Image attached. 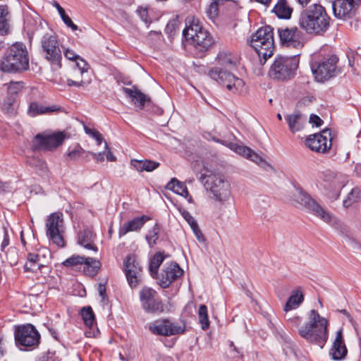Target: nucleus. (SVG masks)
<instances>
[{"mask_svg":"<svg viewBox=\"0 0 361 361\" xmlns=\"http://www.w3.org/2000/svg\"><path fill=\"white\" fill-rule=\"evenodd\" d=\"M206 13L207 17L214 21L218 16V4L216 1L212 2L207 8Z\"/></svg>","mask_w":361,"mask_h":361,"instance_id":"obj_49","label":"nucleus"},{"mask_svg":"<svg viewBox=\"0 0 361 361\" xmlns=\"http://www.w3.org/2000/svg\"><path fill=\"white\" fill-rule=\"evenodd\" d=\"M328 320L314 310L308 314V321L298 329L299 335L307 341L323 348L328 339Z\"/></svg>","mask_w":361,"mask_h":361,"instance_id":"obj_3","label":"nucleus"},{"mask_svg":"<svg viewBox=\"0 0 361 361\" xmlns=\"http://www.w3.org/2000/svg\"><path fill=\"white\" fill-rule=\"evenodd\" d=\"M302 7L307 6L311 0H296Z\"/></svg>","mask_w":361,"mask_h":361,"instance_id":"obj_61","label":"nucleus"},{"mask_svg":"<svg viewBox=\"0 0 361 361\" xmlns=\"http://www.w3.org/2000/svg\"><path fill=\"white\" fill-rule=\"evenodd\" d=\"M304 296L300 289H295L292 291L285 307L286 312L297 308L303 301Z\"/></svg>","mask_w":361,"mask_h":361,"instance_id":"obj_35","label":"nucleus"},{"mask_svg":"<svg viewBox=\"0 0 361 361\" xmlns=\"http://www.w3.org/2000/svg\"><path fill=\"white\" fill-rule=\"evenodd\" d=\"M29 57L26 46L21 42L13 44L3 58L0 68L4 72H20L28 69Z\"/></svg>","mask_w":361,"mask_h":361,"instance_id":"obj_4","label":"nucleus"},{"mask_svg":"<svg viewBox=\"0 0 361 361\" xmlns=\"http://www.w3.org/2000/svg\"><path fill=\"white\" fill-rule=\"evenodd\" d=\"M85 258L83 257H80L79 255H73L69 258H68L65 262H63V264L65 266L73 267L78 264H85Z\"/></svg>","mask_w":361,"mask_h":361,"instance_id":"obj_48","label":"nucleus"},{"mask_svg":"<svg viewBox=\"0 0 361 361\" xmlns=\"http://www.w3.org/2000/svg\"><path fill=\"white\" fill-rule=\"evenodd\" d=\"M81 315L85 325L91 327L94 322V315L92 308L90 307L82 308Z\"/></svg>","mask_w":361,"mask_h":361,"instance_id":"obj_46","label":"nucleus"},{"mask_svg":"<svg viewBox=\"0 0 361 361\" xmlns=\"http://www.w3.org/2000/svg\"><path fill=\"white\" fill-rule=\"evenodd\" d=\"M43 262L39 254L29 253L27 261L24 266L25 271L36 272L43 266Z\"/></svg>","mask_w":361,"mask_h":361,"instance_id":"obj_34","label":"nucleus"},{"mask_svg":"<svg viewBox=\"0 0 361 361\" xmlns=\"http://www.w3.org/2000/svg\"><path fill=\"white\" fill-rule=\"evenodd\" d=\"M273 12L282 19H289L293 13V8L288 4L287 0H277Z\"/></svg>","mask_w":361,"mask_h":361,"instance_id":"obj_31","label":"nucleus"},{"mask_svg":"<svg viewBox=\"0 0 361 361\" xmlns=\"http://www.w3.org/2000/svg\"><path fill=\"white\" fill-rule=\"evenodd\" d=\"M190 44L197 49L202 51L207 50L213 44V39L210 34L206 30H202L194 39L191 40Z\"/></svg>","mask_w":361,"mask_h":361,"instance_id":"obj_28","label":"nucleus"},{"mask_svg":"<svg viewBox=\"0 0 361 361\" xmlns=\"http://www.w3.org/2000/svg\"><path fill=\"white\" fill-rule=\"evenodd\" d=\"M197 240L200 243H204L205 241V238L202 231H200L199 226H196L195 227L192 228Z\"/></svg>","mask_w":361,"mask_h":361,"instance_id":"obj_55","label":"nucleus"},{"mask_svg":"<svg viewBox=\"0 0 361 361\" xmlns=\"http://www.w3.org/2000/svg\"><path fill=\"white\" fill-rule=\"evenodd\" d=\"M20 239H21V243H22V245L23 246H26L27 244H26V242H25V238H24V234H23V232L21 231L20 233Z\"/></svg>","mask_w":361,"mask_h":361,"instance_id":"obj_63","label":"nucleus"},{"mask_svg":"<svg viewBox=\"0 0 361 361\" xmlns=\"http://www.w3.org/2000/svg\"><path fill=\"white\" fill-rule=\"evenodd\" d=\"M299 59L293 56H278L272 63L269 71V76L278 80H287L292 79L298 67Z\"/></svg>","mask_w":361,"mask_h":361,"instance_id":"obj_7","label":"nucleus"},{"mask_svg":"<svg viewBox=\"0 0 361 361\" xmlns=\"http://www.w3.org/2000/svg\"><path fill=\"white\" fill-rule=\"evenodd\" d=\"M341 312L344 315H345V316L349 319V320H350V321H351V320H352V317H351V316L350 315V314L348 312V311H347V310H342Z\"/></svg>","mask_w":361,"mask_h":361,"instance_id":"obj_64","label":"nucleus"},{"mask_svg":"<svg viewBox=\"0 0 361 361\" xmlns=\"http://www.w3.org/2000/svg\"><path fill=\"white\" fill-rule=\"evenodd\" d=\"M9 243V238L8 231L5 228H3L0 231V247L1 248H5L8 245Z\"/></svg>","mask_w":361,"mask_h":361,"instance_id":"obj_54","label":"nucleus"},{"mask_svg":"<svg viewBox=\"0 0 361 361\" xmlns=\"http://www.w3.org/2000/svg\"><path fill=\"white\" fill-rule=\"evenodd\" d=\"M293 200L325 222H329L332 219V215L330 212L322 207L310 195L302 190H297L295 191L293 194Z\"/></svg>","mask_w":361,"mask_h":361,"instance_id":"obj_11","label":"nucleus"},{"mask_svg":"<svg viewBox=\"0 0 361 361\" xmlns=\"http://www.w3.org/2000/svg\"><path fill=\"white\" fill-rule=\"evenodd\" d=\"M40 44L45 59L52 64H56L61 67V60L62 59L61 49L55 33L53 31H50L44 34Z\"/></svg>","mask_w":361,"mask_h":361,"instance_id":"obj_8","label":"nucleus"},{"mask_svg":"<svg viewBox=\"0 0 361 361\" xmlns=\"http://www.w3.org/2000/svg\"><path fill=\"white\" fill-rule=\"evenodd\" d=\"M85 153V150L78 144L68 148V152L66 154V158L67 161H75L82 157Z\"/></svg>","mask_w":361,"mask_h":361,"instance_id":"obj_42","label":"nucleus"},{"mask_svg":"<svg viewBox=\"0 0 361 361\" xmlns=\"http://www.w3.org/2000/svg\"><path fill=\"white\" fill-rule=\"evenodd\" d=\"M63 54L66 59L71 61H75V64L74 66V73H76L78 71H80V74L82 76L85 73H86L89 69V66L87 63L78 56L75 52L69 49H66L63 50Z\"/></svg>","mask_w":361,"mask_h":361,"instance_id":"obj_27","label":"nucleus"},{"mask_svg":"<svg viewBox=\"0 0 361 361\" xmlns=\"http://www.w3.org/2000/svg\"><path fill=\"white\" fill-rule=\"evenodd\" d=\"M180 213L184 219L190 225L191 229L198 225L195 218L189 212L183 209L180 211Z\"/></svg>","mask_w":361,"mask_h":361,"instance_id":"obj_53","label":"nucleus"},{"mask_svg":"<svg viewBox=\"0 0 361 361\" xmlns=\"http://www.w3.org/2000/svg\"><path fill=\"white\" fill-rule=\"evenodd\" d=\"M206 179L204 186L210 193V197L221 209L230 207L233 201L229 181L220 173L202 175L201 179Z\"/></svg>","mask_w":361,"mask_h":361,"instance_id":"obj_2","label":"nucleus"},{"mask_svg":"<svg viewBox=\"0 0 361 361\" xmlns=\"http://www.w3.org/2000/svg\"><path fill=\"white\" fill-rule=\"evenodd\" d=\"M250 44L255 49L258 56L260 59L262 58L265 62L274 54L273 29L270 26L260 27L251 36Z\"/></svg>","mask_w":361,"mask_h":361,"instance_id":"obj_5","label":"nucleus"},{"mask_svg":"<svg viewBox=\"0 0 361 361\" xmlns=\"http://www.w3.org/2000/svg\"><path fill=\"white\" fill-rule=\"evenodd\" d=\"M209 75L233 94L244 95L247 93L248 87L242 78L219 67L212 68L209 72Z\"/></svg>","mask_w":361,"mask_h":361,"instance_id":"obj_6","label":"nucleus"},{"mask_svg":"<svg viewBox=\"0 0 361 361\" xmlns=\"http://www.w3.org/2000/svg\"><path fill=\"white\" fill-rule=\"evenodd\" d=\"M305 146L311 151L324 154L332 145V137L329 129H324L320 133L310 135L305 140Z\"/></svg>","mask_w":361,"mask_h":361,"instance_id":"obj_12","label":"nucleus"},{"mask_svg":"<svg viewBox=\"0 0 361 361\" xmlns=\"http://www.w3.org/2000/svg\"><path fill=\"white\" fill-rule=\"evenodd\" d=\"M66 138L62 132L52 134H37L34 140V146L36 149L42 150H51L61 145Z\"/></svg>","mask_w":361,"mask_h":361,"instance_id":"obj_19","label":"nucleus"},{"mask_svg":"<svg viewBox=\"0 0 361 361\" xmlns=\"http://www.w3.org/2000/svg\"><path fill=\"white\" fill-rule=\"evenodd\" d=\"M73 77L75 80H72V79L67 80V85L68 86L80 87V86H85L87 83L82 80L83 75L81 76L79 71H78L76 72V73H74V68H73Z\"/></svg>","mask_w":361,"mask_h":361,"instance_id":"obj_47","label":"nucleus"},{"mask_svg":"<svg viewBox=\"0 0 361 361\" xmlns=\"http://www.w3.org/2000/svg\"><path fill=\"white\" fill-rule=\"evenodd\" d=\"M198 317L202 329L203 330L208 329L209 326V321L208 318L207 307L205 305H201L200 306Z\"/></svg>","mask_w":361,"mask_h":361,"instance_id":"obj_44","label":"nucleus"},{"mask_svg":"<svg viewBox=\"0 0 361 361\" xmlns=\"http://www.w3.org/2000/svg\"><path fill=\"white\" fill-rule=\"evenodd\" d=\"M338 58L331 56L311 64V70L317 81L324 82L334 77L337 72Z\"/></svg>","mask_w":361,"mask_h":361,"instance_id":"obj_10","label":"nucleus"},{"mask_svg":"<svg viewBox=\"0 0 361 361\" xmlns=\"http://www.w3.org/2000/svg\"><path fill=\"white\" fill-rule=\"evenodd\" d=\"M141 306L143 310L149 313L162 312L164 307L159 298L158 293L152 288L145 286L139 293Z\"/></svg>","mask_w":361,"mask_h":361,"instance_id":"obj_14","label":"nucleus"},{"mask_svg":"<svg viewBox=\"0 0 361 361\" xmlns=\"http://www.w3.org/2000/svg\"><path fill=\"white\" fill-rule=\"evenodd\" d=\"M214 140L226 145L235 153L256 163L258 165H262L263 164L266 163L265 160L260 155L246 146L240 145L233 142H226L220 140L214 139Z\"/></svg>","mask_w":361,"mask_h":361,"instance_id":"obj_22","label":"nucleus"},{"mask_svg":"<svg viewBox=\"0 0 361 361\" xmlns=\"http://www.w3.org/2000/svg\"><path fill=\"white\" fill-rule=\"evenodd\" d=\"M360 2V0H336L332 5L334 14L340 19L350 18Z\"/></svg>","mask_w":361,"mask_h":361,"instance_id":"obj_21","label":"nucleus"},{"mask_svg":"<svg viewBox=\"0 0 361 361\" xmlns=\"http://www.w3.org/2000/svg\"><path fill=\"white\" fill-rule=\"evenodd\" d=\"M202 30L199 20L190 17L186 19L185 28L183 31V35L186 41L190 43Z\"/></svg>","mask_w":361,"mask_h":361,"instance_id":"obj_25","label":"nucleus"},{"mask_svg":"<svg viewBox=\"0 0 361 361\" xmlns=\"http://www.w3.org/2000/svg\"><path fill=\"white\" fill-rule=\"evenodd\" d=\"M361 198V190L355 187L351 189L350 192L348 194L347 197L343 200V206L348 207L353 204L358 202Z\"/></svg>","mask_w":361,"mask_h":361,"instance_id":"obj_43","label":"nucleus"},{"mask_svg":"<svg viewBox=\"0 0 361 361\" xmlns=\"http://www.w3.org/2000/svg\"><path fill=\"white\" fill-rule=\"evenodd\" d=\"M159 227L155 224L151 230L148 231L145 236V239L148 243L149 246L152 247L157 244L159 240Z\"/></svg>","mask_w":361,"mask_h":361,"instance_id":"obj_45","label":"nucleus"},{"mask_svg":"<svg viewBox=\"0 0 361 361\" xmlns=\"http://www.w3.org/2000/svg\"><path fill=\"white\" fill-rule=\"evenodd\" d=\"M95 235L90 229H85L78 233V244L84 248H97L94 245Z\"/></svg>","mask_w":361,"mask_h":361,"instance_id":"obj_29","label":"nucleus"},{"mask_svg":"<svg viewBox=\"0 0 361 361\" xmlns=\"http://www.w3.org/2000/svg\"><path fill=\"white\" fill-rule=\"evenodd\" d=\"M149 328L154 334L170 336L183 333L185 327L169 319H159L151 323Z\"/></svg>","mask_w":361,"mask_h":361,"instance_id":"obj_17","label":"nucleus"},{"mask_svg":"<svg viewBox=\"0 0 361 361\" xmlns=\"http://www.w3.org/2000/svg\"><path fill=\"white\" fill-rule=\"evenodd\" d=\"M85 133L90 136L92 137L97 142L98 145H101L103 142V137L101 133L95 129L85 128Z\"/></svg>","mask_w":361,"mask_h":361,"instance_id":"obj_52","label":"nucleus"},{"mask_svg":"<svg viewBox=\"0 0 361 361\" xmlns=\"http://www.w3.org/2000/svg\"><path fill=\"white\" fill-rule=\"evenodd\" d=\"M330 21L326 8L314 3L300 12L298 24L309 35H322L328 30Z\"/></svg>","mask_w":361,"mask_h":361,"instance_id":"obj_1","label":"nucleus"},{"mask_svg":"<svg viewBox=\"0 0 361 361\" xmlns=\"http://www.w3.org/2000/svg\"><path fill=\"white\" fill-rule=\"evenodd\" d=\"M32 165H35L36 167H39L41 170L44 171L47 169V164L44 161L37 159L33 160Z\"/></svg>","mask_w":361,"mask_h":361,"instance_id":"obj_57","label":"nucleus"},{"mask_svg":"<svg viewBox=\"0 0 361 361\" xmlns=\"http://www.w3.org/2000/svg\"><path fill=\"white\" fill-rule=\"evenodd\" d=\"M14 97H8L1 103V109L6 113H12L13 111Z\"/></svg>","mask_w":361,"mask_h":361,"instance_id":"obj_51","label":"nucleus"},{"mask_svg":"<svg viewBox=\"0 0 361 361\" xmlns=\"http://www.w3.org/2000/svg\"><path fill=\"white\" fill-rule=\"evenodd\" d=\"M58 12H59L61 19H63V18H64L65 17L67 16V15L66 14V12H65L63 8L59 9V11H58Z\"/></svg>","mask_w":361,"mask_h":361,"instance_id":"obj_62","label":"nucleus"},{"mask_svg":"<svg viewBox=\"0 0 361 361\" xmlns=\"http://www.w3.org/2000/svg\"><path fill=\"white\" fill-rule=\"evenodd\" d=\"M9 12L6 5H0V34L6 33L8 30Z\"/></svg>","mask_w":361,"mask_h":361,"instance_id":"obj_41","label":"nucleus"},{"mask_svg":"<svg viewBox=\"0 0 361 361\" xmlns=\"http://www.w3.org/2000/svg\"><path fill=\"white\" fill-rule=\"evenodd\" d=\"M278 32L281 44L286 47L301 49L305 43V35L296 27L279 29Z\"/></svg>","mask_w":361,"mask_h":361,"instance_id":"obj_16","label":"nucleus"},{"mask_svg":"<svg viewBox=\"0 0 361 361\" xmlns=\"http://www.w3.org/2000/svg\"><path fill=\"white\" fill-rule=\"evenodd\" d=\"M23 88V83L20 82H11L8 85V97H13L18 94Z\"/></svg>","mask_w":361,"mask_h":361,"instance_id":"obj_50","label":"nucleus"},{"mask_svg":"<svg viewBox=\"0 0 361 361\" xmlns=\"http://www.w3.org/2000/svg\"><path fill=\"white\" fill-rule=\"evenodd\" d=\"M310 122L314 124L316 126H320L323 123L322 120L316 115H311L310 117Z\"/></svg>","mask_w":361,"mask_h":361,"instance_id":"obj_58","label":"nucleus"},{"mask_svg":"<svg viewBox=\"0 0 361 361\" xmlns=\"http://www.w3.org/2000/svg\"><path fill=\"white\" fill-rule=\"evenodd\" d=\"M219 64L226 68H233L238 63V57L228 51H221L216 57Z\"/></svg>","mask_w":361,"mask_h":361,"instance_id":"obj_32","label":"nucleus"},{"mask_svg":"<svg viewBox=\"0 0 361 361\" xmlns=\"http://www.w3.org/2000/svg\"><path fill=\"white\" fill-rule=\"evenodd\" d=\"M324 187L331 198L337 199L341 190L348 183V177L341 173H328L324 179Z\"/></svg>","mask_w":361,"mask_h":361,"instance_id":"obj_18","label":"nucleus"},{"mask_svg":"<svg viewBox=\"0 0 361 361\" xmlns=\"http://www.w3.org/2000/svg\"><path fill=\"white\" fill-rule=\"evenodd\" d=\"M84 264V271L90 276H95L101 267L99 260L92 257H86Z\"/></svg>","mask_w":361,"mask_h":361,"instance_id":"obj_38","label":"nucleus"},{"mask_svg":"<svg viewBox=\"0 0 361 361\" xmlns=\"http://www.w3.org/2000/svg\"><path fill=\"white\" fill-rule=\"evenodd\" d=\"M97 291L99 295L102 298V300L104 301L105 299V293H106V286L102 283H99L97 286Z\"/></svg>","mask_w":361,"mask_h":361,"instance_id":"obj_59","label":"nucleus"},{"mask_svg":"<svg viewBox=\"0 0 361 361\" xmlns=\"http://www.w3.org/2000/svg\"><path fill=\"white\" fill-rule=\"evenodd\" d=\"M290 130L295 133L301 130L306 123L307 118L300 113H293L285 116Z\"/></svg>","mask_w":361,"mask_h":361,"instance_id":"obj_26","label":"nucleus"},{"mask_svg":"<svg viewBox=\"0 0 361 361\" xmlns=\"http://www.w3.org/2000/svg\"><path fill=\"white\" fill-rule=\"evenodd\" d=\"M62 20L66 24V25L70 27L73 31H75L78 30V26L73 23V21L68 16L63 18Z\"/></svg>","mask_w":361,"mask_h":361,"instance_id":"obj_56","label":"nucleus"},{"mask_svg":"<svg viewBox=\"0 0 361 361\" xmlns=\"http://www.w3.org/2000/svg\"><path fill=\"white\" fill-rule=\"evenodd\" d=\"M124 271L128 285L131 288H136L142 279V268L134 255H128L123 262Z\"/></svg>","mask_w":361,"mask_h":361,"instance_id":"obj_13","label":"nucleus"},{"mask_svg":"<svg viewBox=\"0 0 361 361\" xmlns=\"http://www.w3.org/2000/svg\"><path fill=\"white\" fill-rule=\"evenodd\" d=\"M40 336L32 324H27L17 327L15 339L17 344L25 347H34L38 345Z\"/></svg>","mask_w":361,"mask_h":361,"instance_id":"obj_15","label":"nucleus"},{"mask_svg":"<svg viewBox=\"0 0 361 361\" xmlns=\"http://www.w3.org/2000/svg\"><path fill=\"white\" fill-rule=\"evenodd\" d=\"M148 220L149 218L147 216L142 215L126 221L119 228V237H122L130 232H138Z\"/></svg>","mask_w":361,"mask_h":361,"instance_id":"obj_24","label":"nucleus"},{"mask_svg":"<svg viewBox=\"0 0 361 361\" xmlns=\"http://www.w3.org/2000/svg\"><path fill=\"white\" fill-rule=\"evenodd\" d=\"M104 149L105 151L102 152H89L92 157L96 160L97 162H102L104 161V157H106V159L107 161H116V157L112 154L110 148L108 146V144L106 142L104 141Z\"/></svg>","mask_w":361,"mask_h":361,"instance_id":"obj_39","label":"nucleus"},{"mask_svg":"<svg viewBox=\"0 0 361 361\" xmlns=\"http://www.w3.org/2000/svg\"><path fill=\"white\" fill-rule=\"evenodd\" d=\"M5 352L4 343L3 342V338L0 336V357H2Z\"/></svg>","mask_w":361,"mask_h":361,"instance_id":"obj_60","label":"nucleus"},{"mask_svg":"<svg viewBox=\"0 0 361 361\" xmlns=\"http://www.w3.org/2000/svg\"><path fill=\"white\" fill-rule=\"evenodd\" d=\"M131 166L133 168L138 172L147 171L150 172L155 170L159 167V163L154 161L145 159V160H137L133 159L131 161Z\"/></svg>","mask_w":361,"mask_h":361,"instance_id":"obj_33","label":"nucleus"},{"mask_svg":"<svg viewBox=\"0 0 361 361\" xmlns=\"http://www.w3.org/2000/svg\"><path fill=\"white\" fill-rule=\"evenodd\" d=\"M167 190H172L175 193L183 197H188L189 195L187 187L184 183L179 181L178 179L173 178L166 186Z\"/></svg>","mask_w":361,"mask_h":361,"instance_id":"obj_36","label":"nucleus"},{"mask_svg":"<svg viewBox=\"0 0 361 361\" xmlns=\"http://www.w3.org/2000/svg\"><path fill=\"white\" fill-rule=\"evenodd\" d=\"M125 94L131 99V102L142 109L145 102L149 100L147 97L137 89L123 88Z\"/></svg>","mask_w":361,"mask_h":361,"instance_id":"obj_30","label":"nucleus"},{"mask_svg":"<svg viewBox=\"0 0 361 361\" xmlns=\"http://www.w3.org/2000/svg\"><path fill=\"white\" fill-rule=\"evenodd\" d=\"M59 110L56 106H44L42 104H39L37 102H32L30 104L28 109V114L31 116H35L39 114H49L51 112H54Z\"/></svg>","mask_w":361,"mask_h":361,"instance_id":"obj_37","label":"nucleus"},{"mask_svg":"<svg viewBox=\"0 0 361 361\" xmlns=\"http://www.w3.org/2000/svg\"><path fill=\"white\" fill-rule=\"evenodd\" d=\"M166 256L161 252H157L151 259L149 269L151 275L154 277L157 274L158 269L164 260Z\"/></svg>","mask_w":361,"mask_h":361,"instance_id":"obj_40","label":"nucleus"},{"mask_svg":"<svg viewBox=\"0 0 361 361\" xmlns=\"http://www.w3.org/2000/svg\"><path fill=\"white\" fill-rule=\"evenodd\" d=\"M47 235L49 240L58 247H64L65 241L63 216L61 212H54L49 215L46 221Z\"/></svg>","mask_w":361,"mask_h":361,"instance_id":"obj_9","label":"nucleus"},{"mask_svg":"<svg viewBox=\"0 0 361 361\" xmlns=\"http://www.w3.org/2000/svg\"><path fill=\"white\" fill-rule=\"evenodd\" d=\"M183 274V270L176 262L166 263L159 277L162 288L169 287Z\"/></svg>","mask_w":361,"mask_h":361,"instance_id":"obj_20","label":"nucleus"},{"mask_svg":"<svg viewBox=\"0 0 361 361\" xmlns=\"http://www.w3.org/2000/svg\"><path fill=\"white\" fill-rule=\"evenodd\" d=\"M347 353L348 349L343 339V330L341 329L336 332L329 355L334 360H342L345 357Z\"/></svg>","mask_w":361,"mask_h":361,"instance_id":"obj_23","label":"nucleus"}]
</instances>
